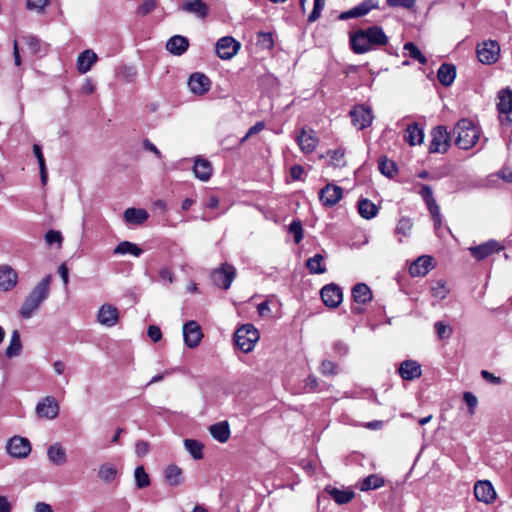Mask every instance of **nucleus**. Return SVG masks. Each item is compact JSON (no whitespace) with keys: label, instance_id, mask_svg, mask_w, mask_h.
<instances>
[{"label":"nucleus","instance_id":"nucleus-40","mask_svg":"<svg viewBox=\"0 0 512 512\" xmlns=\"http://www.w3.org/2000/svg\"><path fill=\"white\" fill-rule=\"evenodd\" d=\"M114 254H131L135 257H139L142 254V249L139 248L135 243L129 241H122L115 247Z\"/></svg>","mask_w":512,"mask_h":512},{"label":"nucleus","instance_id":"nucleus-58","mask_svg":"<svg viewBox=\"0 0 512 512\" xmlns=\"http://www.w3.org/2000/svg\"><path fill=\"white\" fill-rule=\"evenodd\" d=\"M320 371L324 375H334L337 373L336 364L330 360H324L321 363Z\"/></svg>","mask_w":512,"mask_h":512},{"label":"nucleus","instance_id":"nucleus-1","mask_svg":"<svg viewBox=\"0 0 512 512\" xmlns=\"http://www.w3.org/2000/svg\"><path fill=\"white\" fill-rule=\"evenodd\" d=\"M388 42L383 29L372 26L367 29H359L350 35V44L356 54H363Z\"/></svg>","mask_w":512,"mask_h":512},{"label":"nucleus","instance_id":"nucleus-64","mask_svg":"<svg viewBox=\"0 0 512 512\" xmlns=\"http://www.w3.org/2000/svg\"><path fill=\"white\" fill-rule=\"evenodd\" d=\"M304 169L301 165H294L290 168V175L293 180H301Z\"/></svg>","mask_w":512,"mask_h":512},{"label":"nucleus","instance_id":"nucleus-23","mask_svg":"<svg viewBox=\"0 0 512 512\" xmlns=\"http://www.w3.org/2000/svg\"><path fill=\"white\" fill-rule=\"evenodd\" d=\"M18 282V274L9 265L0 266V290L9 291Z\"/></svg>","mask_w":512,"mask_h":512},{"label":"nucleus","instance_id":"nucleus-10","mask_svg":"<svg viewBox=\"0 0 512 512\" xmlns=\"http://www.w3.org/2000/svg\"><path fill=\"white\" fill-rule=\"evenodd\" d=\"M59 403L52 396H46L36 405L35 413L39 418L53 420L59 414Z\"/></svg>","mask_w":512,"mask_h":512},{"label":"nucleus","instance_id":"nucleus-29","mask_svg":"<svg viewBox=\"0 0 512 512\" xmlns=\"http://www.w3.org/2000/svg\"><path fill=\"white\" fill-rule=\"evenodd\" d=\"M212 437L220 443H226L230 438V426L227 421H221L209 427Z\"/></svg>","mask_w":512,"mask_h":512},{"label":"nucleus","instance_id":"nucleus-52","mask_svg":"<svg viewBox=\"0 0 512 512\" xmlns=\"http://www.w3.org/2000/svg\"><path fill=\"white\" fill-rule=\"evenodd\" d=\"M23 40L25 41V44L27 45L28 49L32 54H36L40 50V40L33 36V35H27L23 36Z\"/></svg>","mask_w":512,"mask_h":512},{"label":"nucleus","instance_id":"nucleus-49","mask_svg":"<svg viewBox=\"0 0 512 512\" xmlns=\"http://www.w3.org/2000/svg\"><path fill=\"white\" fill-rule=\"evenodd\" d=\"M134 477L138 488L142 489L149 486L150 479L143 466L136 467Z\"/></svg>","mask_w":512,"mask_h":512},{"label":"nucleus","instance_id":"nucleus-62","mask_svg":"<svg viewBox=\"0 0 512 512\" xmlns=\"http://www.w3.org/2000/svg\"><path fill=\"white\" fill-rule=\"evenodd\" d=\"M148 336L153 342H158L162 338L161 330L158 326L151 325L148 327Z\"/></svg>","mask_w":512,"mask_h":512},{"label":"nucleus","instance_id":"nucleus-11","mask_svg":"<svg viewBox=\"0 0 512 512\" xmlns=\"http://www.w3.org/2000/svg\"><path fill=\"white\" fill-rule=\"evenodd\" d=\"M497 99V109L501 115H505L504 118L501 117L502 124L512 123V90L509 88L500 90Z\"/></svg>","mask_w":512,"mask_h":512},{"label":"nucleus","instance_id":"nucleus-47","mask_svg":"<svg viewBox=\"0 0 512 512\" xmlns=\"http://www.w3.org/2000/svg\"><path fill=\"white\" fill-rule=\"evenodd\" d=\"M448 293L449 289L447 288L446 282L443 280H439L431 286V294L437 299H445Z\"/></svg>","mask_w":512,"mask_h":512},{"label":"nucleus","instance_id":"nucleus-44","mask_svg":"<svg viewBox=\"0 0 512 512\" xmlns=\"http://www.w3.org/2000/svg\"><path fill=\"white\" fill-rule=\"evenodd\" d=\"M326 156L330 159L329 165L333 167L342 168L346 165L345 151L342 148L329 150L327 151Z\"/></svg>","mask_w":512,"mask_h":512},{"label":"nucleus","instance_id":"nucleus-16","mask_svg":"<svg viewBox=\"0 0 512 512\" xmlns=\"http://www.w3.org/2000/svg\"><path fill=\"white\" fill-rule=\"evenodd\" d=\"M343 197V189L335 184L328 183L319 192V199L324 206L333 207Z\"/></svg>","mask_w":512,"mask_h":512},{"label":"nucleus","instance_id":"nucleus-8","mask_svg":"<svg viewBox=\"0 0 512 512\" xmlns=\"http://www.w3.org/2000/svg\"><path fill=\"white\" fill-rule=\"evenodd\" d=\"M432 140L429 146L430 153H445L450 146V135L446 127L437 126L431 132Z\"/></svg>","mask_w":512,"mask_h":512},{"label":"nucleus","instance_id":"nucleus-55","mask_svg":"<svg viewBox=\"0 0 512 512\" xmlns=\"http://www.w3.org/2000/svg\"><path fill=\"white\" fill-rule=\"evenodd\" d=\"M48 3L49 0H26V8L28 10H35L38 13H41L44 11Z\"/></svg>","mask_w":512,"mask_h":512},{"label":"nucleus","instance_id":"nucleus-54","mask_svg":"<svg viewBox=\"0 0 512 512\" xmlns=\"http://www.w3.org/2000/svg\"><path fill=\"white\" fill-rule=\"evenodd\" d=\"M325 1L324 0H314V7L311 13L308 16L309 22H315L321 15V12L324 8Z\"/></svg>","mask_w":512,"mask_h":512},{"label":"nucleus","instance_id":"nucleus-12","mask_svg":"<svg viewBox=\"0 0 512 512\" xmlns=\"http://www.w3.org/2000/svg\"><path fill=\"white\" fill-rule=\"evenodd\" d=\"M296 142L304 154H310L317 148L319 139L314 130L301 128L296 136Z\"/></svg>","mask_w":512,"mask_h":512},{"label":"nucleus","instance_id":"nucleus-20","mask_svg":"<svg viewBox=\"0 0 512 512\" xmlns=\"http://www.w3.org/2000/svg\"><path fill=\"white\" fill-rule=\"evenodd\" d=\"M503 246L495 240H489L478 246L469 247L471 255L477 260H483L495 252H499Z\"/></svg>","mask_w":512,"mask_h":512},{"label":"nucleus","instance_id":"nucleus-17","mask_svg":"<svg viewBox=\"0 0 512 512\" xmlns=\"http://www.w3.org/2000/svg\"><path fill=\"white\" fill-rule=\"evenodd\" d=\"M474 495L478 501L485 504L493 503L497 496L492 483L488 480H480L475 483Z\"/></svg>","mask_w":512,"mask_h":512},{"label":"nucleus","instance_id":"nucleus-60","mask_svg":"<svg viewBox=\"0 0 512 512\" xmlns=\"http://www.w3.org/2000/svg\"><path fill=\"white\" fill-rule=\"evenodd\" d=\"M149 452V444L146 441L140 440L135 444V453L138 457H144Z\"/></svg>","mask_w":512,"mask_h":512},{"label":"nucleus","instance_id":"nucleus-45","mask_svg":"<svg viewBox=\"0 0 512 512\" xmlns=\"http://www.w3.org/2000/svg\"><path fill=\"white\" fill-rule=\"evenodd\" d=\"M185 449L190 453V455L195 460H200L203 458V444L194 439H186L184 441Z\"/></svg>","mask_w":512,"mask_h":512},{"label":"nucleus","instance_id":"nucleus-3","mask_svg":"<svg viewBox=\"0 0 512 512\" xmlns=\"http://www.w3.org/2000/svg\"><path fill=\"white\" fill-rule=\"evenodd\" d=\"M455 144L464 150L472 148L480 137L478 127L468 119L459 120L454 129Z\"/></svg>","mask_w":512,"mask_h":512},{"label":"nucleus","instance_id":"nucleus-37","mask_svg":"<svg viewBox=\"0 0 512 512\" xmlns=\"http://www.w3.org/2000/svg\"><path fill=\"white\" fill-rule=\"evenodd\" d=\"M352 296L354 301L360 304H366L372 300V292L364 283H358L353 287Z\"/></svg>","mask_w":512,"mask_h":512},{"label":"nucleus","instance_id":"nucleus-5","mask_svg":"<svg viewBox=\"0 0 512 512\" xmlns=\"http://www.w3.org/2000/svg\"><path fill=\"white\" fill-rule=\"evenodd\" d=\"M32 446L30 441L22 436H13L6 443L8 455L15 459H24L31 453Z\"/></svg>","mask_w":512,"mask_h":512},{"label":"nucleus","instance_id":"nucleus-32","mask_svg":"<svg viewBox=\"0 0 512 512\" xmlns=\"http://www.w3.org/2000/svg\"><path fill=\"white\" fill-rule=\"evenodd\" d=\"M97 55L92 50L83 51L77 58V68L82 74L87 73L97 61Z\"/></svg>","mask_w":512,"mask_h":512},{"label":"nucleus","instance_id":"nucleus-13","mask_svg":"<svg viewBox=\"0 0 512 512\" xmlns=\"http://www.w3.org/2000/svg\"><path fill=\"white\" fill-rule=\"evenodd\" d=\"M119 310L112 304H103L97 312V321L105 327H113L119 322Z\"/></svg>","mask_w":512,"mask_h":512},{"label":"nucleus","instance_id":"nucleus-63","mask_svg":"<svg viewBox=\"0 0 512 512\" xmlns=\"http://www.w3.org/2000/svg\"><path fill=\"white\" fill-rule=\"evenodd\" d=\"M499 178L506 182L512 183V167L511 166H504L499 172H498Z\"/></svg>","mask_w":512,"mask_h":512},{"label":"nucleus","instance_id":"nucleus-24","mask_svg":"<svg viewBox=\"0 0 512 512\" xmlns=\"http://www.w3.org/2000/svg\"><path fill=\"white\" fill-rule=\"evenodd\" d=\"M378 3L374 0H367L359 5L353 7L352 9L342 12L339 16L341 20H346L349 18H355L366 15L369 11L374 8H377Z\"/></svg>","mask_w":512,"mask_h":512},{"label":"nucleus","instance_id":"nucleus-38","mask_svg":"<svg viewBox=\"0 0 512 512\" xmlns=\"http://www.w3.org/2000/svg\"><path fill=\"white\" fill-rule=\"evenodd\" d=\"M384 484L385 479L382 476L378 474H372L362 479L358 484V488L361 491H369L378 489L384 486Z\"/></svg>","mask_w":512,"mask_h":512},{"label":"nucleus","instance_id":"nucleus-51","mask_svg":"<svg viewBox=\"0 0 512 512\" xmlns=\"http://www.w3.org/2000/svg\"><path fill=\"white\" fill-rule=\"evenodd\" d=\"M289 232L294 236V241L299 244L303 239V228L300 220H293L289 225Z\"/></svg>","mask_w":512,"mask_h":512},{"label":"nucleus","instance_id":"nucleus-7","mask_svg":"<svg viewBox=\"0 0 512 512\" xmlns=\"http://www.w3.org/2000/svg\"><path fill=\"white\" fill-rule=\"evenodd\" d=\"M352 124L358 129L363 130L372 124L374 114L371 107L367 105H356L350 111Z\"/></svg>","mask_w":512,"mask_h":512},{"label":"nucleus","instance_id":"nucleus-22","mask_svg":"<svg viewBox=\"0 0 512 512\" xmlns=\"http://www.w3.org/2000/svg\"><path fill=\"white\" fill-rule=\"evenodd\" d=\"M433 268V258L428 255L418 257L409 267L413 277L425 276Z\"/></svg>","mask_w":512,"mask_h":512},{"label":"nucleus","instance_id":"nucleus-57","mask_svg":"<svg viewBox=\"0 0 512 512\" xmlns=\"http://www.w3.org/2000/svg\"><path fill=\"white\" fill-rule=\"evenodd\" d=\"M45 240L47 244L51 245L54 243L61 244L62 243V235L59 231L56 230H49L45 235Z\"/></svg>","mask_w":512,"mask_h":512},{"label":"nucleus","instance_id":"nucleus-4","mask_svg":"<svg viewBox=\"0 0 512 512\" xmlns=\"http://www.w3.org/2000/svg\"><path fill=\"white\" fill-rule=\"evenodd\" d=\"M235 343L245 353L251 352L259 340V332L252 324H244L235 332Z\"/></svg>","mask_w":512,"mask_h":512},{"label":"nucleus","instance_id":"nucleus-41","mask_svg":"<svg viewBox=\"0 0 512 512\" xmlns=\"http://www.w3.org/2000/svg\"><path fill=\"white\" fill-rule=\"evenodd\" d=\"M328 494L333 498L337 504H347L353 497L354 493L350 490H340L337 488H326Z\"/></svg>","mask_w":512,"mask_h":512},{"label":"nucleus","instance_id":"nucleus-27","mask_svg":"<svg viewBox=\"0 0 512 512\" xmlns=\"http://www.w3.org/2000/svg\"><path fill=\"white\" fill-rule=\"evenodd\" d=\"M182 10L195 14L199 18H205L209 12L207 4L202 0H185Z\"/></svg>","mask_w":512,"mask_h":512},{"label":"nucleus","instance_id":"nucleus-21","mask_svg":"<svg viewBox=\"0 0 512 512\" xmlns=\"http://www.w3.org/2000/svg\"><path fill=\"white\" fill-rule=\"evenodd\" d=\"M211 82L203 73H193L188 80V86L192 93L203 95L210 89Z\"/></svg>","mask_w":512,"mask_h":512},{"label":"nucleus","instance_id":"nucleus-42","mask_svg":"<svg viewBox=\"0 0 512 512\" xmlns=\"http://www.w3.org/2000/svg\"><path fill=\"white\" fill-rule=\"evenodd\" d=\"M323 256L321 254H316L315 256L309 258L306 262V267L311 274H323L326 272V267L323 264Z\"/></svg>","mask_w":512,"mask_h":512},{"label":"nucleus","instance_id":"nucleus-19","mask_svg":"<svg viewBox=\"0 0 512 512\" xmlns=\"http://www.w3.org/2000/svg\"><path fill=\"white\" fill-rule=\"evenodd\" d=\"M203 337L201 327L196 321H189L183 326V338L189 348H195Z\"/></svg>","mask_w":512,"mask_h":512},{"label":"nucleus","instance_id":"nucleus-46","mask_svg":"<svg viewBox=\"0 0 512 512\" xmlns=\"http://www.w3.org/2000/svg\"><path fill=\"white\" fill-rule=\"evenodd\" d=\"M404 51L407 52L408 56L420 64H426L427 59L419 50V48L412 42H407L404 44Z\"/></svg>","mask_w":512,"mask_h":512},{"label":"nucleus","instance_id":"nucleus-33","mask_svg":"<svg viewBox=\"0 0 512 512\" xmlns=\"http://www.w3.org/2000/svg\"><path fill=\"white\" fill-rule=\"evenodd\" d=\"M456 77V68L452 64L444 63L437 71V78L443 86H450Z\"/></svg>","mask_w":512,"mask_h":512},{"label":"nucleus","instance_id":"nucleus-36","mask_svg":"<svg viewBox=\"0 0 512 512\" xmlns=\"http://www.w3.org/2000/svg\"><path fill=\"white\" fill-rule=\"evenodd\" d=\"M193 171L196 178L201 181H208L212 175V166L208 160L196 159Z\"/></svg>","mask_w":512,"mask_h":512},{"label":"nucleus","instance_id":"nucleus-43","mask_svg":"<svg viewBox=\"0 0 512 512\" xmlns=\"http://www.w3.org/2000/svg\"><path fill=\"white\" fill-rule=\"evenodd\" d=\"M22 345L20 335L17 330H14L11 334L10 343L6 349V356L13 358L21 353Z\"/></svg>","mask_w":512,"mask_h":512},{"label":"nucleus","instance_id":"nucleus-59","mask_svg":"<svg viewBox=\"0 0 512 512\" xmlns=\"http://www.w3.org/2000/svg\"><path fill=\"white\" fill-rule=\"evenodd\" d=\"M416 0H386V3L390 7H404L411 8L415 4Z\"/></svg>","mask_w":512,"mask_h":512},{"label":"nucleus","instance_id":"nucleus-48","mask_svg":"<svg viewBox=\"0 0 512 512\" xmlns=\"http://www.w3.org/2000/svg\"><path fill=\"white\" fill-rule=\"evenodd\" d=\"M379 170L383 175L392 178L396 172V165L393 161L382 157L379 160Z\"/></svg>","mask_w":512,"mask_h":512},{"label":"nucleus","instance_id":"nucleus-53","mask_svg":"<svg viewBox=\"0 0 512 512\" xmlns=\"http://www.w3.org/2000/svg\"><path fill=\"white\" fill-rule=\"evenodd\" d=\"M434 328L440 339L448 338L452 333V328L441 321L436 322Z\"/></svg>","mask_w":512,"mask_h":512},{"label":"nucleus","instance_id":"nucleus-56","mask_svg":"<svg viewBox=\"0 0 512 512\" xmlns=\"http://www.w3.org/2000/svg\"><path fill=\"white\" fill-rule=\"evenodd\" d=\"M463 399L467 404L469 413L473 415L475 413L476 406L478 404L477 397L471 392H465L463 394Z\"/></svg>","mask_w":512,"mask_h":512},{"label":"nucleus","instance_id":"nucleus-18","mask_svg":"<svg viewBox=\"0 0 512 512\" xmlns=\"http://www.w3.org/2000/svg\"><path fill=\"white\" fill-rule=\"evenodd\" d=\"M320 294L324 304L329 308H336L342 303L343 294L336 284L325 285Z\"/></svg>","mask_w":512,"mask_h":512},{"label":"nucleus","instance_id":"nucleus-2","mask_svg":"<svg viewBox=\"0 0 512 512\" xmlns=\"http://www.w3.org/2000/svg\"><path fill=\"white\" fill-rule=\"evenodd\" d=\"M51 281L52 276L47 275L32 289V291L23 302L19 311L23 318H31L33 314L38 310L42 302L48 298Z\"/></svg>","mask_w":512,"mask_h":512},{"label":"nucleus","instance_id":"nucleus-9","mask_svg":"<svg viewBox=\"0 0 512 512\" xmlns=\"http://www.w3.org/2000/svg\"><path fill=\"white\" fill-rule=\"evenodd\" d=\"M241 44L231 36H224L216 43V53L222 60H230L240 50Z\"/></svg>","mask_w":512,"mask_h":512},{"label":"nucleus","instance_id":"nucleus-6","mask_svg":"<svg viewBox=\"0 0 512 512\" xmlns=\"http://www.w3.org/2000/svg\"><path fill=\"white\" fill-rule=\"evenodd\" d=\"M476 54L482 64H494L500 56V45L494 40L483 41L478 44Z\"/></svg>","mask_w":512,"mask_h":512},{"label":"nucleus","instance_id":"nucleus-35","mask_svg":"<svg viewBox=\"0 0 512 512\" xmlns=\"http://www.w3.org/2000/svg\"><path fill=\"white\" fill-rule=\"evenodd\" d=\"M149 217V214L144 209L128 208L124 212V219L128 224L141 225Z\"/></svg>","mask_w":512,"mask_h":512},{"label":"nucleus","instance_id":"nucleus-50","mask_svg":"<svg viewBox=\"0 0 512 512\" xmlns=\"http://www.w3.org/2000/svg\"><path fill=\"white\" fill-rule=\"evenodd\" d=\"M413 223L411 219L407 217H402L399 219L397 226L395 228L396 234L402 235V236H408L412 230Z\"/></svg>","mask_w":512,"mask_h":512},{"label":"nucleus","instance_id":"nucleus-28","mask_svg":"<svg viewBox=\"0 0 512 512\" xmlns=\"http://www.w3.org/2000/svg\"><path fill=\"white\" fill-rule=\"evenodd\" d=\"M404 140L410 145H419L424 140V131L417 123L409 124L404 133Z\"/></svg>","mask_w":512,"mask_h":512},{"label":"nucleus","instance_id":"nucleus-39","mask_svg":"<svg viewBox=\"0 0 512 512\" xmlns=\"http://www.w3.org/2000/svg\"><path fill=\"white\" fill-rule=\"evenodd\" d=\"M358 212L364 219H372L378 213V207L369 199L363 198L358 202Z\"/></svg>","mask_w":512,"mask_h":512},{"label":"nucleus","instance_id":"nucleus-25","mask_svg":"<svg viewBox=\"0 0 512 512\" xmlns=\"http://www.w3.org/2000/svg\"><path fill=\"white\" fill-rule=\"evenodd\" d=\"M399 374L404 380H414L421 376V366L416 361L405 360L400 364Z\"/></svg>","mask_w":512,"mask_h":512},{"label":"nucleus","instance_id":"nucleus-31","mask_svg":"<svg viewBox=\"0 0 512 512\" xmlns=\"http://www.w3.org/2000/svg\"><path fill=\"white\" fill-rule=\"evenodd\" d=\"M164 476L171 486H179L184 482L183 470L175 464H170L164 469Z\"/></svg>","mask_w":512,"mask_h":512},{"label":"nucleus","instance_id":"nucleus-26","mask_svg":"<svg viewBox=\"0 0 512 512\" xmlns=\"http://www.w3.org/2000/svg\"><path fill=\"white\" fill-rule=\"evenodd\" d=\"M189 47V41L186 37L181 35H175L171 37L167 43V50L173 55H182Z\"/></svg>","mask_w":512,"mask_h":512},{"label":"nucleus","instance_id":"nucleus-14","mask_svg":"<svg viewBox=\"0 0 512 512\" xmlns=\"http://www.w3.org/2000/svg\"><path fill=\"white\" fill-rule=\"evenodd\" d=\"M235 268L229 264H223L221 268L212 273V280L215 285L227 290L235 278Z\"/></svg>","mask_w":512,"mask_h":512},{"label":"nucleus","instance_id":"nucleus-34","mask_svg":"<svg viewBox=\"0 0 512 512\" xmlns=\"http://www.w3.org/2000/svg\"><path fill=\"white\" fill-rule=\"evenodd\" d=\"M117 473L116 466L109 462L102 463L97 470L98 478L105 484L112 483L116 479Z\"/></svg>","mask_w":512,"mask_h":512},{"label":"nucleus","instance_id":"nucleus-15","mask_svg":"<svg viewBox=\"0 0 512 512\" xmlns=\"http://www.w3.org/2000/svg\"><path fill=\"white\" fill-rule=\"evenodd\" d=\"M419 194L421 195L422 199L428 207L429 212L431 213L435 228L438 229L441 226V215L439 206L433 197L431 187L428 185H423L419 191Z\"/></svg>","mask_w":512,"mask_h":512},{"label":"nucleus","instance_id":"nucleus-61","mask_svg":"<svg viewBox=\"0 0 512 512\" xmlns=\"http://www.w3.org/2000/svg\"><path fill=\"white\" fill-rule=\"evenodd\" d=\"M156 7L155 0H145L143 4H141L138 8V13L141 15H146L150 13Z\"/></svg>","mask_w":512,"mask_h":512},{"label":"nucleus","instance_id":"nucleus-30","mask_svg":"<svg viewBox=\"0 0 512 512\" xmlns=\"http://www.w3.org/2000/svg\"><path fill=\"white\" fill-rule=\"evenodd\" d=\"M47 457L54 465L61 466L67 461V454L60 443H54L47 449Z\"/></svg>","mask_w":512,"mask_h":512}]
</instances>
